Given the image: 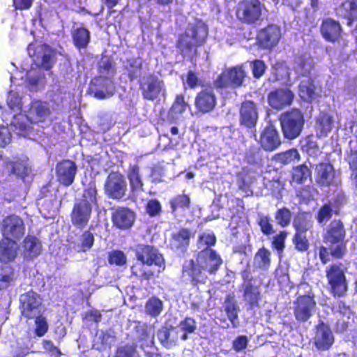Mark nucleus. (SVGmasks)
I'll return each mask as SVG.
<instances>
[{
    "label": "nucleus",
    "mask_w": 357,
    "mask_h": 357,
    "mask_svg": "<svg viewBox=\"0 0 357 357\" xmlns=\"http://www.w3.org/2000/svg\"><path fill=\"white\" fill-rule=\"evenodd\" d=\"M222 264L220 255L212 248H202L196 255L195 259L186 261L182 267V278L188 280L198 287L205 284L208 277L205 272L215 274Z\"/></svg>",
    "instance_id": "f257e3e1"
},
{
    "label": "nucleus",
    "mask_w": 357,
    "mask_h": 357,
    "mask_svg": "<svg viewBox=\"0 0 357 357\" xmlns=\"http://www.w3.org/2000/svg\"><path fill=\"white\" fill-rule=\"evenodd\" d=\"M136 261L130 266L131 276L141 282L159 277L165 268V262L158 249L152 245L138 244L134 250Z\"/></svg>",
    "instance_id": "f03ea898"
},
{
    "label": "nucleus",
    "mask_w": 357,
    "mask_h": 357,
    "mask_svg": "<svg viewBox=\"0 0 357 357\" xmlns=\"http://www.w3.org/2000/svg\"><path fill=\"white\" fill-rule=\"evenodd\" d=\"M347 231L344 223L340 219L331 222L323 236L324 242L328 244V248L324 245L319 248V257L323 264L330 261V257L333 259H342L347 255Z\"/></svg>",
    "instance_id": "7ed1b4c3"
},
{
    "label": "nucleus",
    "mask_w": 357,
    "mask_h": 357,
    "mask_svg": "<svg viewBox=\"0 0 357 357\" xmlns=\"http://www.w3.org/2000/svg\"><path fill=\"white\" fill-rule=\"evenodd\" d=\"M208 35V28L206 23L202 20H196L179 34L176 47L183 58H192L197 54V48L206 43Z\"/></svg>",
    "instance_id": "20e7f679"
},
{
    "label": "nucleus",
    "mask_w": 357,
    "mask_h": 357,
    "mask_svg": "<svg viewBox=\"0 0 357 357\" xmlns=\"http://www.w3.org/2000/svg\"><path fill=\"white\" fill-rule=\"evenodd\" d=\"M278 120L282 135L288 140L298 137L305 125L303 113L300 109L295 107L281 113Z\"/></svg>",
    "instance_id": "39448f33"
},
{
    "label": "nucleus",
    "mask_w": 357,
    "mask_h": 357,
    "mask_svg": "<svg viewBox=\"0 0 357 357\" xmlns=\"http://www.w3.org/2000/svg\"><path fill=\"white\" fill-rule=\"evenodd\" d=\"M265 6L259 0H241L236 7V17L243 24L253 26L262 20Z\"/></svg>",
    "instance_id": "423d86ee"
},
{
    "label": "nucleus",
    "mask_w": 357,
    "mask_h": 357,
    "mask_svg": "<svg viewBox=\"0 0 357 357\" xmlns=\"http://www.w3.org/2000/svg\"><path fill=\"white\" fill-rule=\"evenodd\" d=\"M247 77L243 64H239L225 69L213 80V88L222 90L228 88L237 89L243 85Z\"/></svg>",
    "instance_id": "0eeeda50"
},
{
    "label": "nucleus",
    "mask_w": 357,
    "mask_h": 357,
    "mask_svg": "<svg viewBox=\"0 0 357 357\" xmlns=\"http://www.w3.org/2000/svg\"><path fill=\"white\" fill-rule=\"evenodd\" d=\"M281 38L280 26L271 23L257 31L255 44L259 50L271 51L278 45Z\"/></svg>",
    "instance_id": "6e6552de"
},
{
    "label": "nucleus",
    "mask_w": 357,
    "mask_h": 357,
    "mask_svg": "<svg viewBox=\"0 0 357 357\" xmlns=\"http://www.w3.org/2000/svg\"><path fill=\"white\" fill-rule=\"evenodd\" d=\"M139 89L144 100L153 101L165 90L164 81L154 73H149L139 82Z\"/></svg>",
    "instance_id": "1a4fd4ad"
},
{
    "label": "nucleus",
    "mask_w": 357,
    "mask_h": 357,
    "mask_svg": "<svg viewBox=\"0 0 357 357\" xmlns=\"http://www.w3.org/2000/svg\"><path fill=\"white\" fill-rule=\"evenodd\" d=\"M104 190L109 198L122 199L127 192V183L124 176L118 172L110 173L106 178Z\"/></svg>",
    "instance_id": "9d476101"
},
{
    "label": "nucleus",
    "mask_w": 357,
    "mask_h": 357,
    "mask_svg": "<svg viewBox=\"0 0 357 357\" xmlns=\"http://www.w3.org/2000/svg\"><path fill=\"white\" fill-rule=\"evenodd\" d=\"M1 231L4 238L19 240L25 234L24 221L18 215L14 214L7 215L2 220Z\"/></svg>",
    "instance_id": "9b49d317"
},
{
    "label": "nucleus",
    "mask_w": 357,
    "mask_h": 357,
    "mask_svg": "<svg viewBox=\"0 0 357 357\" xmlns=\"http://www.w3.org/2000/svg\"><path fill=\"white\" fill-rule=\"evenodd\" d=\"M22 314L28 319H33L43 312L40 296L35 291H26L20 298Z\"/></svg>",
    "instance_id": "f8f14e48"
},
{
    "label": "nucleus",
    "mask_w": 357,
    "mask_h": 357,
    "mask_svg": "<svg viewBox=\"0 0 357 357\" xmlns=\"http://www.w3.org/2000/svg\"><path fill=\"white\" fill-rule=\"evenodd\" d=\"M113 227L126 231L130 229L136 220V213L128 206H118L111 213Z\"/></svg>",
    "instance_id": "ddd939ff"
},
{
    "label": "nucleus",
    "mask_w": 357,
    "mask_h": 357,
    "mask_svg": "<svg viewBox=\"0 0 357 357\" xmlns=\"http://www.w3.org/2000/svg\"><path fill=\"white\" fill-rule=\"evenodd\" d=\"M77 173V166L72 160L63 159L56 165V181L64 187H69L74 183Z\"/></svg>",
    "instance_id": "4468645a"
},
{
    "label": "nucleus",
    "mask_w": 357,
    "mask_h": 357,
    "mask_svg": "<svg viewBox=\"0 0 357 357\" xmlns=\"http://www.w3.org/2000/svg\"><path fill=\"white\" fill-rule=\"evenodd\" d=\"M258 109L256 103L252 100H245L241 104L239 109L240 126L251 130L256 136L255 128L258 121Z\"/></svg>",
    "instance_id": "2eb2a0df"
},
{
    "label": "nucleus",
    "mask_w": 357,
    "mask_h": 357,
    "mask_svg": "<svg viewBox=\"0 0 357 357\" xmlns=\"http://www.w3.org/2000/svg\"><path fill=\"white\" fill-rule=\"evenodd\" d=\"M90 89L93 91V96L98 100L112 97L115 91L113 77L98 75L91 81Z\"/></svg>",
    "instance_id": "dca6fc26"
},
{
    "label": "nucleus",
    "mask_w": 357,
    "mask_h": 357,
    "mask_svg": "<svg viewBox=\"0 0 357 357\" xmlns=\"http://www.w3.org/2000/svg\"><path fill=\"white\" fill-rule=\"evenodd\" d=\"M295 98L294 92L288 88H278L267 96L268 105L274 109L281 110L291 105Z\"/></svg>",
    "instance_id": "f3484780"
},
{
    "label": "nucleus",
    "mask_w": 357,
    "mask_h": 357,
    "mask_svg": "<svg viewBox=\"0 0 357 357\" xmlns=\"http://www.w3.org/2000/svg\"><path fill=\"white\" fill-rule=\"evenodd\" d=\"M342 264H332L326 269V277L331 290H347L348 283Z\"/></svg>",
    "instance_id": "a211bd4d"
},
{
    "label": "nucleus",
    "mask_w": 357,
    "mask_h": 357,
    "mask_svg": "<svg viewBox=\"0 0 357 357\" xmlns=\"http://www.w3.org/2000/svg\"><path fill=\"white\" fill-rule=\"evenodd\" d=\"M314 180L321 188H329L335 184L336 171L330 162H321L316 165Z\"/></svg>",
    "instance_id": "6ab92c4d"
},
{
    "label": "nucleus",
    "mask_w": 357,
    "mask_h": 357,
    "mask_svg": "<svg viewBox=\"0 0 357 357\" xmlns=\"http://www.w3.org/2000/svg\"><path fill=\"white\" fill-rule=\"evenodd\" d=\"M319 31L322 38L331 43H339L342 38L343 29L340 23L331 17L322 20Z\"/></svg>",
    "instance_id": "aec40b11"
},
{
    "label": "nucleus",
    "mask_w": 357,
    "mask_h": 357,
    "mask_svg": "<svg viewBox=\"0 0 357 357\" xmlns=\"http://www.w3.org/2000/svg\"><path fill=\"white\" fill-rule=\"evenodd\" d=\"M193 237L194 234L189 228L180 227L171 234L170 248L174 251L185 253L187 252L191 238Z\"/></svg>",
    "instance_id": "412c9836"
},
{
    "label": "nucleus",
    "mask_w": 357,
    "mask_h": 357,
    "mask_svg": "<svg viewBox=\"0 0 357 357\" xmlns=\"http://www.w3.org/2000/svg\"><path fill=\"white\" fill-rule=\"evenodd\" d=\"M282 142L280 134L275 126L268 125L261 131L259 144L260 147L268 152H271L280 147Z\"/></svg>",
    "instance_id": "4be33fe9"
},
{
    "label": "nucleus",
    "mask_w": 357,
    "mask_h": 357,
    "mask_svg": "<svg viewBox=\"0 0 357 357\" xmlns=\"http://www.w3.org/2000/svg\"><path fill=\"white\" fill-rule=\"evenodd\" d=\"M52 112L47 102L40 100L31 101L27 111L26 117L31 123H39L46 121Z\"/></svg>",
    "instance_id": "5701e85b"
},
{
    "label": "nucleus",
    "mask_w": 357,
    "mask_h": 357,
    "mask_svg": "<svg viewBox=\"0 0 357 357\" xmlns=\"http://www.w3.org/2000/svg\"><path fill=\"white\" fill-rule=\"evenodd\" d=\"M216 105L217 98L211 89H202L195 96V106L199 113H209L215 109Z\"/></svg>",
    "instance_id": "b1692460"
},
{
    "label": "nucleus",
    "mask_w": 357,
    "mask_h": 357,
    "mask_svg": "<svg viewBox=\"0 0 357 357\" xmlns=\"http://www.w3.org/2000/svg\"><path fill=\"white\" fill-rule=\"evenodd\" d=\"M92 212V209L75 203L70 213L72 225L77 229H84L89 223Z\"/></svg>",
    "instance_id": "393cba45"
},
{
    "label": "nucleus",
    "mask_w": 357,
    "mask_h": 357,
    "mask_svg": "<svg viewBox=\"0 0 357 357\" xmlns=\"http://www.w3.org/2000/svg\"><path fill=\"white\" fill-rule=\"evenodd\" d=\"M313 298L314 296L309 294L297 298L294 315L298 321H306L312 316L316 305Z\"/></svg>",
    "instance_id": "a878e982"
},
{
    "label": "nucleus",
    "mask_w": 357,
    "mask_h": 357,
    "mask_svg": "<svg viewBox=\"0 0 357 357\" xmlns=\"http://www.w3.org/2000/svg\"><path fill=\"white\" fill-rule=\"evenodd\" d=\"M41 252L42 243L37 237L28 235L24 238L22 255L25 260H33L38 257Z\"/></svg>",
    "instance_id": "bb28decb"
},
{
    "label": "nucleus",
    "mask_w": 357,
    "mask_h": 357,
    "mask_svg": "<svg viewBox=\"0 0 357 357\" xmlns=\"http://www.w3.org/2000/svg\"><path fill=\"white\" fill-rule=\"evenodd\" d=\"M342 199V196H337L332 202H330L328 203L324 204L317 212L316 216L317 221L321 224L324 222L329 220L332 218L333 213L338 215L340 207L343 203Z\"/></svg>",
    "instance_id": "cd10ccee"
},
{
    "label": "nucleus",
    "mask_w": 357,
    "mask_h": 357,
    "mask_svg": "<svg viewBox=\"0 0 357 357\" xmlns=\"http://www.w3.org/2000/svg\"><path fill=\"white\" fill-rule=\"evenodd\" d=\"M314 339L316 347L321 350L328 349L334 342L331 329L324 324L317 326Z\"/></svg>",
    "instance_id": "c85d7f7f"
},
{
    "label": "nucleus",
    "mask_w": 357,
    "mask_h": 357,
    "mask_svg": "<svg viewBox=\"0 0 357 357\" xmlns=\"http://www.w3.org/2000/svg\"><path fill=\"white\" fill-rule=\"evenodd\" d=\"M18 246L15 241L3 238L0 241V262L8 264L17 256Z\"/></svg>",
    "instance_id": "c756f323"
},
{
    "label": "nucleus",
    "mask_w": 357,
    "mask_h": 357,
    "mask_svg": "<svg viewBox=\"0 0 357 357\" xmlns=\"http://www.w3.org/2000/svg\"><path fill=\"white\" fill-rule=\"evenodd\" d=\"M143 69V61L139 57H130L126 59L123 64V70L130 82L139 78Z\"/></svg>",
    "instance_id": "7c9ffc66"
},
{
    "label": "nucleus",
    "mask_w": 357,
    "mask_h": 357,
    "mask_svg": "<svg viewBox=\"0 0 357 357\" xmlns=\"http://www.w3.org/2000/svg\"><path fill=\"white\" fill-rule=\"evenodd\" d=\"M271 264V252L264 246L258 249L253 258L254 271H268Z\"/></svg>",
    "instance_id": "2f4dec72"
},
{
    "label": "nucleus",
    "mask_w": 357,
    "mask_h": 357,
    "mask_svg": "<svg viewBox=\"0 0 357 357\" xmlns=\"http://www.w3.org/2000/svg\"><path fill=\"white\" fill-rule=\"evenodd\" d=\"M313 221L310 212L299 211L295 215L293 221V227L295 233L305 234L312 227Z\"/></svg>",
    "instance_id": "473e14b6"
},
{
    "label": "nucleus",
    "mask_w": 357,
    "mask_h": 357,
    "mask_svg": "<svg viewBox=\"0 0 357 357\" xmlns=\"http://www.w3.org/2000/svg\"><path fill=\"white\" fill-rule=\"evenodd\" d=\"M127 178L129 181L130 188L132 193L142 192L144 190V183L140 174V169L138 165H130Z\"/></svg>",
    "instance_id": "72a5a7b5"
},
{
    "label": "nucleus",
    "mask_w": 357,
    "mask_h": 357,
    "mask_svg": "<svg viewBox=\"0 0 357 357\" xmlns=\"http://www.w3.org/2000/svg\"><path fill=\"white\" fill-rule=\"evenodd\" d=\"M71 36L73 45L78 50L86 48L91 41L89 30L83 26L73 29L71 32Z\"/></svg>",
    "instance_id": "f704fd0d"
},
{
    "label": "nucleus",
    "mask_w": 357,
    "mask_h": 357,
    "mask_svg": "<svg viewBox=\"0 0 357 357\" xmlns=\"http://www.w3.org/2000/svg\"><path fill=\"white\" fill-rule=\"evenodd\" d=\"M317 87L312 78L302 80L298 84V93L300 97L307 102H311L316 98L317 94Z\"/></svg>",
    "instance_id": "c9c22d12"
},
{
    "label": "nucleus",
    "mask_w": 357,
    "mask_h": 357,
    "mask_svg": "<svg viewBox=\"0 0 357 357\" xmlns=\"http://www.w3.org/2000/svg\"><path fill=\"white\" fill-rule=\"evenodd\" d=\"M98 190L95 184H90L83 190L81 199L75 203L93 210V206L98 205Z\"/></svg>",
    "instance_id": "e433bc0d"
},
{
    "label": "nucleus",
    "mask_w": 357,
    "mask_h": 357,
    "mask_svg": "<svg viewBox=\"0 0 357 357\" xmlns=\"http://www.w3.org/2000/svg\"><path fill=\"white\" fill-rule=\"evenodd\" d=\"M312 178V169L306 164H301L293 167L291 182L303 184L307 179Z\"/></svg>",
    "instance_id": "4c0bfd02"
},
{
    "label": "nucleus",
    "mask_w": 357,
    "mask_h": 357,
    "mask_svg": "<svg viewBox=\"0 0 357 357\" xmlns=\"http://www.w3.org/2000/svg\"><path fill=\"white\" fill-rule=\"evenodd\" d=\"M223 307L233 328H237L239 326L238 315L239 307L238 306L234 298L228 296L225 301Z\"/></svg>",
    "instance_id": "58836bf2"
},
{
    "label": "nucleus",
    "mask_w": 357,
    "mask_h": 357,
    "mask_svg": "<svg viewBox=\"0 0 357 357\" xmlns=\"http://www.w3.org/2000/svg\"><path fill=\"white\" fill-rule=\"evenodd\" d=\"M98 75L114 77L116 74L115 62L112 56L102 55L97 65Z\"/></svg>",
    "instance_id": "ea45409f"
},
{
    "label": "nucleus",
    "mask_w": 357,
    "mask_h": 357,
    "mask_svg": "<svg viewBox=\"0 0 357 357\" xmlns=\"http://www.w3.org/2000/svg\"><path fill=\"white\" fill-rule=\"evenodd\" d=\"M191 204V199L188 195L181 193L172 197L169 201L172 213H174L178 210L185 211L189 209Z\"/></svg>",
    "instance_id": "a19ab883"
},
{
    "label": "nucleus",
    "mask_w": 357,
    "mask_h": 357,
    "mask_svg": "<svg viewBox=\"0 0 357 357\" xmlns=\"http://www.w3.org/2000/svg\"><path fill=\"white\" fill-rule=\"evenodd\" d=\"M339 308L340 313L342 314V318L337 321V330L340 333H343L351 325V320L353 321V315L350 309L346 307L344 303H340Z\"/></svg>",
    "instance_id": "79ce46f5"
},
{
    "label": "nucleus",
    "mask_w": 357,
    "mask_h": 357,
    "mask_svg": "<svg viewBox=\"0 0 357 357\" xmlns=\"http://www.w3.org/2000/svg\"><path fill=\"white\" fill-rule=\"evenodd\" d=\"M15 280L14 268L10 265L0 266V290L9 287Z\"/></svg>",
    "instance_id": "37998d69"
},
{
    "label": "nucleus",
    "mask_w": 357,
    "mask_h": 357,
    "mask_svg": "<svg viewBox=\"0 0 357 357\" xmlns=\"http://www.w3.org/2000/svg\"><path fill=\"white\" fill-rule=\"evenodd\" d=\"M341 6L346 10L344 18L347 20V24L351 26L357 21V0H345Z\"/></svg>",
    "instance_id": "c03bdc74"
},
{
    "label": "nucleus",
    "mask_w": 357,
    "mask_h": 357,
    "mask_svg": "<svg viewBox=\"0 0 357 357\" xmlns=\"http://www.w3.org/2000/svg\"><path fill=\"white\" fill-rule=\"evenodd\" d=\"M316 125L320 133L326 135L332 130L333 118L326 112H321L317 118Z\"/></svg>",
    "instance_id": "a18cd8bd"
},
{
    "label": "nucleus",
    "mask_w": 357,
    "mask_h": 357,
    "mask_svg": "<svg viewBox=\"0 0 357 357\" xmlns=\"http://www.w3.org/2000/svg\"><path fill=\"white\" fill-rule=\"evenodd\" d=\"M241 275L243 280L242 287L244 290H257L261 284V281L254 277L250 269L245 268L241 271Z\"/></svg>",
    "instance_id": "49530a36"
},
{
    "label": "nucleus",
    "mask_w": 357,
    "mask_h": 357,
    "mask_svg": "<svg viewBox=\"0 0 357 357\" xmlns=\"http://www.w3.org/2000/svg\"><path fill=\"white\" fill-rule=\"evenodd\" d=\"M174 333L173 330L164 327L158 331L157 337L165 347L169 349L176 344L177 335H174Z\"/></svg>",
    "instance_id": "de8ad7c7"
},
{
    "label": "nucleus",
    "mask_w": 357,
    "mask_h": 357,
    "mask_svg": "<svg viewBox=\"0 0 357 357\" xmlns=\"http://www.w3.org/2000/svg\"><path fill=\"white\" fill-rule=\"evenodd\" d=\"M301 158L300 154L296 149H291L284 152L276 153L274 159L283 164L287 165L295 160H299Z\"/></svg>",
    "instance_id": "09e8293b"
},
{
    "label": "nucleus",
    "mask_w": 357,
    "mask_h": 357,
    "mask_svg": "<svg viewBox=\"0 0 357 357\" xmlns=\"http://www.w3.org/2000/svg\"><path fill=\"white\" fill-rule=\"evenodd\" d=\"M107 261L110 265L123 266L127 264L126 255L121 250H112L108 252Z\"/></svg>",
    "instance_id": "8fccbe9b"
},
{
    "label": "nucleus",
    "mask_w": 357,
    "mask_h": 357,
    "mask_svg": "<svg viewBox=\"0 0 357 357\" xmlns=\"http://www.w3.org/2000/svg\"><path fill=\"white\" fill-rule=\"evenodd\" d=\"M162 302L155 297L149 299L145 305L146 313L154 317L158 316L162 311Z\"/></svg>",
    "instance_id": "3c124183"
},
{
    "label": "nucleus",
    "mask_w": 357,
    "mask_h": 357,
    "mask_svg": "<svg viewBox=\"0 0 357 357\" xmlns=\"http://www.w3.org/2000/svg\"><path fill=\"white\" fill-rule=\"evenodd\" d=\"M6 102L11 111L20 113L22 110V98L17 92L10 91L7 96Z\"/></svg>",
    "instance_id": "603ef678"
},
{
    "label": "nucleus",
    "mask_w": 357,
    "mask_h": 357,
    "mask_svg": "<svg viewBox=\"0 0 357 357\" xmlns=\"http://www.w3.org/2000/svg\"><path fill=\"white\" fill-rule=\"evenodd\" d=\"M292 243L296 250L305 252L310 248V243L305 234L295 233L292 238Z\"/></svg>",
    "instance_id": "864d4df0"
},
{
    "label": "nucleus",
    "mask_w": 357,
    "mask_h": 357,
    "mask_svg": "<svg viewBox=\"0 0 357 357\" xmlns=\"http://www.w3.org/2000/svg\"><path fill=\"white\" fill-rule=\"evenodd\" d=\"M95 237L90 230H85L80 236L79 250L86 252L92 248L94 245Z\"/></svg>",
    "instance_id": "5fc2aeb1"
},
{
    "label": "nucleus",
    "mask_w": 357,
    "mask_h": 357,
    "mask_svg": "<svg viewBox=\"0 0 357 357\" xmlns=\"http://www.w3.org/2000/svg\"><path fill=\"white\" fill-rule=\"evenodd\" d=\"M275 218L280 226L286 227L291 222V213L288 208L282 207L276 211Z\"/></svg>",
    "instance_id": "6e6d98bb"
},
{
    "label": "nucleus",
    "mask_w": 357,
    "mask_h": 357,
    "mask_svg": "<svg viewBox=\"0 0 357 357\" xmlns=\"http://www.w3.org/2000/svg\"><path fill=\"white\" fill-rule=\"evenodd\" d=\"M217 238L213 232H203L200 234L197 239L199 248H211L216 243Z\"/></svg>",
    "instance_id": "4d7b16f0"
},
{
    "label": "nucleus",
    "mask_w": 357,
    "mask_h": 357,
    "mask_svg": "<svg viewBox=\"0 0 357 357\" xmlns=\"http://www.w3.org/2000/svg\"><path fill=\"white\" fill-rule=\"evenodd\" d=\"M188 107V102L185 100L184 95L178 94L170 107V111L175 114H181L186 111Z\"/></svg>",
    "instance_id": "13d9d810"
},
{
    "label": "nucleus",
    "mask_w": 357,
    "mask_h": 357,
    "mask_svg": "<svg viewBox=\"0 0 357 357\" xmlns=\"http://www.w3.org/2000/svg\"><path fill=\"white\" fill-rule=\"evenodd\" d=\"M288 233L286 231H280L278 234L273 236L271 247L278 251L279 254L283 252L285 247V241Z\"/></svg>",
    "instance_id": "bf43d9fd"
},
{
    "label": "nucleus",
    "mask_w": 357,
    "mask_h": 357,
    "mask_svg": "<svg viewBox=\"0 0 357 357\" xmlns=\"http://www.w3.org/2000/svg\"><path fill=\"white\" fill-rule=\"evenodd\" d=\"M178 327L183 332L181 339L186 340L188 339V333H192L196 329V323L193 319L187 317L180 322Z\"/></svg>",
    "instance_id": "052dcab7"
},
{
    "label": "nucleus",
    "mask_w": 357,
    "mask_h": 357,
    "mask_svg": "<svg viewBox=\"0 0 357 357\" xmlns=\"http://www.w3.org/2000/svg\"><path fill=\"white\" fill-rule=\"evenodd\" d=\"M145 211L150 217L158 216L162 213L161 204L156 199H151L145 206Z\"/></svg>",
    "instance_id": "680f3d73"
},
{
    "label": "nucleus",
    "mask_w": 357,
    "mask_h": 357,
    "mask_svg": "<svg viewBox=\"0 0 357 357\" xmlns=\"http://www.w3.org/2000/svg\"><path fill=\"white\" fill-rule=\"evenodd\" d=\"M250 67L253 77L257 79L264 75L267 68L265 62L260 59H255L251 61Z\"/></svg>",
    "instance_id": "e2e57ef3"
},
{
    "label": "nucleus",
    "mask_w": 357,
    "mask_h": 357,
    "mask_svg": "<svg viewBox=\"0 0 357 357\" xmlns=\"http://www.w3.org/2000/svg\"><path fill=\"white\" fill-rule=\"evenodd\" d=\"M257 225L264 235L270 236L274 233L271 220L268 215L260 216L257 220Z\"/></svg>",
    "instance_id": "0e129e2a"
},
{
    "label": "nucleus",
    "mask_w": 357,
    "mask_h": 357,
    "mask_svg": "<svg viewBox=\"0 0 357 357\" xmlns=\"http://www.w3.org/2000/svg\"><path fill=\"white\" fill-rule=\"evenodd\" d=\"M35 333L38 337H43L47 332L48 324L45 317L40 314L35 317Z\"/></svg>",
    "instance_id": "69168bd1"
},
{
    "label": "nucleus",
    "mask_w": 357,
    "mask_h": 357,
    "mask_svg": "<svg viewBox=\"0 0 357 357\" xmlns=\"http://www.w3.org/2000/svg\"><path fill=\"white\" fill-rule=\"evenodd\" d=\"M115 357H139L134 346L126 345L117 350Z\"/></svg>",
    "instance_id": "338daca9"
},
{
    "label": "nucleus",
    "mask_w": 357,
    "mask_h": 357,
    "mask_svg": "<svg viewBox=\"0 0 357 357\" xmlns=\"http://www.w3.org/2000/svg\"><path fill=\"white\" fill-rule=\"evenodd\" d=\"M11 133L8 127L0 125V146L4 147L11 142Z\"/></svg>",
    "instance_id": "774afa93"
}]
</instances>
